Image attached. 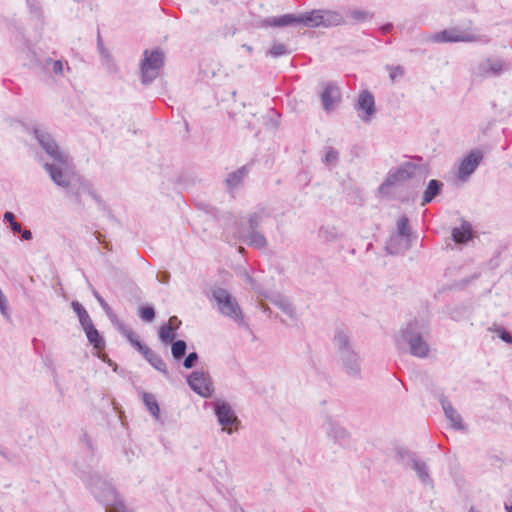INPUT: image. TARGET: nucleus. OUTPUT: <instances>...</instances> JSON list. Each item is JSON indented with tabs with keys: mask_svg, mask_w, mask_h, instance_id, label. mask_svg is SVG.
<instances>
[{
	"mask_svg": "<svg viewBox=\"0 0 512 512\" xmlns=\"http://www.w3.org/2000/svg\"><path fill=\"white\" fill-rule=\"evenodd\" d=\"M22 126L26 133L34 136L39 146L54 162L62 166L69 165V155L60 148L52 134L46 128L42 126L30 127L26 123H22Z\"/></svg>",
	"mask_w": 512,
	"mask_h": 512,
	"instance_id": "nucleus-4",
	"label": "nucleus"
},
{
	"mask_svg": "<svg viewBox=\"0 0 512 512\" xmlns=\"http://www.w3.org/2000/svg\"><path fill=\"white\" fill-rule=\"evenodd\" d=\"M478 70L483 75L491 73L494 76H498L504 71V61L501 59H486L479 64Z\"/></svg>",
	"mask_w": 512,
	"mask_h": 512,
	"instance_id": "nucleus-25",
	"label": "nucleus"
},
{
	"mask_svg": "<svg viewBox=\"0 0 512 512\" xmlns=\"http://www.w3.org/2000/svg\"><path fill=\"white\" fill-rule=\"evenodd\" d=\"M355 108L362 112V114L359 115L361 120L369 122L376 113L373 94L368 90H362L359 94Z\"/></svg>",
	"mask_w": 512,
	"mask_h": 512,
	"instance_id": "nucleus-16",
	"label": "nucleus"
},
{
	"mask_svg": "<svg viewBox=\"0 0 512 512\" xmlns=\"http://www.w3.org/2000/svg\"><path fill=\"white\" fill-rule=\"evenodd\" d=\"M323 85V91L320 94L323 109L325 111H331L335 104L341 101V92L339 87L334 82H325Z\"/></svg>",
	"mask_w": 512,
	"mask_h": 512,
	"instance_id": "nucleus-19",
	"label": "nucleus"
},
{
	"mask_svg": "<svg viewBox=\"0 0 512 512\" xmlns=\"http://www.w3.org/2000/svg\"><path fill=\"white\" fill-rule=\"evenodd\" d=\"M397 70L400 72V74H402V73H403V70H402V68H401V67H397Z\"/></svg>",
	"mask_w": 512,
	"mask_h": 512,
	"instance_id": "nucleus-64",
	"label": "nucleus"
},
{
	"mask_svg": "<svg viewBox=\"0 0 512 512\" xmlns=\"http://www.w3.org/2000/svg\"><path fill=\"white\" fill-rule=\"evenodd\" d=\"M71 308L75 312L78 317L79 323L85 332L88 342L96 349V350H104L106 347V342L103 336L99 333L97 328L95 327L90 315L88 314L85 307L77 300H73L71 302Z\"/></svg>",
	"mask_w": 512,
	"mask_h": 512,
	"instance_id": "nucleus-7",
	"label": "nucleus"
},
{
	"mask_svg": "<svg viewBox=\"0 0 512 512\" xmlns=\"http://www.w3.org/2000/svg\"><path fill=\"white\" fill-rule=\"evenodd\" d=\"M430 334L431 328L428 321L413 318L401 327L396 341L398 344H405L412 356L426 358L430 352L428 343Z\"/></svg>",
	"mask_w": 512,
	"mask_h": 512,
	"instance_id": "nucleus-1",
	"label": "nucleus"
},
{
	"mask_svg": "<svg viewBox=\"0 0 512 512\" xmlns=\"http://www.w3.org/2000/svg\"><path fill=\"white\" fill-rule=\"evenodd\" d=\"M181 323H182L181 320H179L177 316H171L169 318L167 324H170L171 327H177V330H178L180 325H181Z\"/></svg>",
	"mask_w": 512,
	"mask_h": 512,
	"instance_id": "nucleus-59",
	"label": "nucleus"
},
{
	"mask_svg": "<svg viewBox=\"0 0 512 512\" xmlns=\"http://www.w3.org/2000/svg\"><path fill=\"white\" fill-rule=\"evenodd\" d=\"M106 315L108 316V318L111 321V323L113 324V326H115L117 323H119L121 321L112 309L107 311Z\"/></svg>",
	"mask_w": 512,
	"mask_h": 512,
	"instance_id": "nucleus-55",
	"label": "nucleus"
},
{
	"mask_svg": "<svg viewBox=\"0 0 512 512\" xmlns=\"http://www.w3.org/2000/svg\"><path fill=\"white\" fill-rule=\"evenodd\" d=\"M20 237L22 240H31L33 238L32 232L29 229H23L20 232Z\"/></svg>",
	"mask_w": 512,
	"mask_h": 512,
	"instance_id": "nucleus-60",
	"label": "nucleus"
},
{
	"mask_svg": "<svg viewBox=\"0 0 512 512\" xmlns=\"http://www.w3.org/2000/svg\"><path fill=\"white\" fill-rule=\"evenodd\" d=\"M436 397L442 406L446 418L451 422V426L455 430H465L466 426L463 423L461 415L452 406L447 396H445L444 393H439L436 395Z\"/></svg>",
	"mask_w": 512,
	"mask_h": 512,
	"instance_id": "nucleus-18",
	"label": "nucleus"
},
{
	"mask_svg": "<svg viewBox=\"0 0 512 512\" xmlns=\"http://www.w3.org/2000/svg\"><path fill=\"white\" fill-rule=\"evenodd\" d=\"M393 23L391 22H387L385 24H383L379 30L382 34H387V33H390L392 30H393Z\"/></svg>",
	"mask_w": 512,
	"mask_h": 512,
	"instance_id": "nucleus-58",
	"label": "nucleus"
},
{
	"mask_svg": "<svg viewBox=\"0 0 512 512\" xmlns=\"http://www.w3.org/2000/svg\"><path fill=\"white\" fill-rule=\"evenodd\" d=\"M62 188L65 189L66 196L73 198L78 206L83 205L81 194L87 193L101 209H108L103 199L95 191L93 184L83 176L78 175L71 178L69 181H66V185H63Z\"/></svg>",
	"mask_w": 512,
	"mask_h": 512,
	"instance_id": "nucleus-6",
	"label": "nucleus"
},
{
	"mask_svg": "<svg viewBox=\"0 0 512 512\" xmlns=\"http://www.w3.org/2000/svg\"><path fill=\"white\" fill-rule=\"evenodd\" d=\"M142 400L147 410L156 418L160 417V407L153 394L148 392L142 393Z\"/></svg>",
	"mask_w": 512,
	"mask_h": 512,
	"instance_id": "nucleus-32",
	"label": "nucleus"
},
{
	"mask_svg": "<svg viewBox=\"0 0 512 512\" xmlns=\"http://www.w3.org/2000/svg\"><path fill=\"white\" fill-rule=\"evenodd\" d=\"M15 220H16V217H15V215H14V213H13V212H11V211H6V212L3 214V221H4L5 223H8V224H9V226H10V225H11V223H13V221H15Z\"/></svg>",
	"mask_w": 512,
	"mask_h": 512,
	"instance_id": "nucleus-54",
	"label": "nucleus"
},
{
	"mask_svg": "<svg viewBox=\"0 0 512 512\" xmlns=\"http://www.w3.org/2000/svg\"><path fill=\"white\" fill-rule=\"evenodd\" d=\"M171 344V354L176 362L183 359L187 352V343L182 339H175Z\"/></svg>",
	"mask_w": 512,
	"mask_h": 512,
	"instance_id": "nucleus-33",
	"label": "nucleus"
},
{
	"mask_svg": "<svg viewBox=\"0 0 512 512\" xmlns=\"http://www.w3.org/2000/svg\"><path fill=\"white\" fill-rule=\"evenodd\" d=\"M81 442L83 444L86 445V447L91 451L93 452L94 448H93V444H92V440L91 438L89 437V435L87 433H84L82 435V438H81Z\"/></svg>",
	"mask_w": 512,
	"mask_h": 512,
	"instance_id": "nucleus-51",
	"label": "nucleus"
},
{
	"mask_svg": "<svg viewBox=\"0 0 512 512\" xmlns=\"http://www.w3.org/2000/svg\"><path fill=\"white\" fill-rule=\"evenodd\" d=\"M11 231L13 232V234H20V232L22 231V225L17 222L16 220L13 221V223H11V225L9 226Z\"/></svg>",
	"mask_w": 512,
	"mask_h": 512,
	"instance_id": "nucleus-57",
	"label": "nucleus"
},
{
	"mask_svg": "<svg viewBox=\"0 0 512 512\" xmlns=\"http://www.w3.org/2000/svg\"><path fill=\"white\" fill-rule=\"evenodd\" d=\"M68 166H62L58 163H44L43 168L49 174L51 180L58 187H62L66 185V181H69L71 178L64 172V169Z\"/></svg>",
	"mask_w": 512,
	"mask_h": 512,
	"instance_id": "nucleus-22",
	"label": "nucleus"
},
{
	"mask_svg": "<svg viewBox=\"0 0 512 512\" xmlns=\"http://www.w3.org/2000/svg\"><path fill=\"white\" fill-rule=\"evenodd\" d=\"M290 51L287 49V46L283 43H274L271 48L266 52L267 56H272L274 58L289 54Z\"/></svg>",
	"mask_w": 512,
	"mask_h": 512,
	"instance_id": "nucleus-39",
	"label": "nucleus"
},
{
	"mask_svg": "<svg viewBox=\"0 0 512 512\" xmlns=\"http://www.w3.org/2000/svg\"><path fill=\"white\" fill-rule=\"evenodd\" d=\"M417 166L412 162H405L395 170L387 173L385 180L379 185L378 193L386 198H393L391 188L395 185L407 181L415 175Z\"/></svg>",
	"mask_w": 512,
	"mask_h": 512,
	"instance_id": "nucleus-9",
	"label": "nucleus"
},
{
	"mask_svg": "<svg viewBox=\"0 0 512 512\" xmlns=\"http://www.w3.org/2000/svg\"><path fill=\"white\" fill-rule=\"evenodd\" d=\"M187 383L196 394L209 398L214 392V386L209 373L203 370H196L187 376Z\"/></svg>",
	"mask_w": 512,
	"mask_h": 512,
	"instance_id": "nucleus-11",
	"label": "nucleus"
},
{
	"mask_svg": "<svg viewBox=\"0 0 512 512\" xmlns=\"http://www.w3.org/2000/svg\"><path fill=\"white\" fill-rule=\"evenodd\" d=\"M403 237L399 235H392L385 246V249L388 254L390 255H398L400 253H403L407 248L408 245H405L403 243Z\"/></svg>",
	"mask_w": 512,
	"mask_h": 512,
	"instance_id": "nucleus-28",
	"label": "nucleus"
},
{
	"mask_svg": "<svg viewBox=\"0 0 512 512\" xmlns=\"http://www.w3.org/2000/svg\"><path fill=\"white\" fill-rule=\"evenodd\" d=\"M86 486L95 499L105 507V512H132L127 509L125 502L115 486L99 473H91Z\"/></svg>",
	"mask_w": 512,
	"mask_h": 512,
	"instance_id": "nucleus-3",
	"label": "nucleus"
},
{
	"mask_svg": "<svg viewBox=\"0 0 512 512\" xmlns=\"http://www.w3.org/2000/svg\"><path fill=\"white\" fill-rule=\"evenodd\" d=\"M114 327L121 335L126 337V339L134 348L138 347V345L141 343L136 333L131 328L127 327L122 321L117 323Z\"/></svg>",
	"mask_w": 512,
	"mask_h": 512,
	"instance_id": "nucleus-31",
	"label": "nucleus"
},
{
	"mask_svg": "<svg viewBox=\"0 0 512 512\" xmlns=\"http://www.w3.org/2000/svg\"><path fill=\"white\" fill-rule=\"evenodd\" d=\"M346 17L352 20L351 24L362 23L373 17V14L365 10L349 9L346 12Z\"/></svg>",
	"mask_w": 512,
	"mask_h": 512,
	"instance_id": "nucleus-34",
	"label": "nucleus"
},
{
	"mask_svg": "<svg viewBox=\"0 0 512 512\" xmlns=\"http://www.w3.org/2000/svg\"><path fill=\"white\" fill-rule=\"evenodd\" d=\"M94 235L98 243L103 244L107 250H111L110 243L105 240V237L101 233L95 232Z\"/></svg>",
	"mask_w": 512,
	"mask_h": 512,
	"instance_id": "nucleus-52",
	"label": "nucleus"
},
{
	"mask_svg": "<svg viewBox=\"0 0 512 512\" xmlns=\"http://www.w3.org/2000/svg\"><path fill=\"white\" fill-rule=\"evenodd\" d=\"M472 234V225L468 221L462 220L460 227H454L452 229L451 238L456 244L463 245L472 239Z\"/></svg>",
	"mask_w": 512,
	"mask_h": 512,
	"instance_id": "nucleus-23",
	"label": "nucleus"
},
{
	"mask_svg": "<svg viewBox=\"0 0 512 512\" xmlns=\"http://www.w3.org/2000/svg\"><path fill=\"white\" fill-rule=\"evenodd\" d=\"M326 436L333 441L334 444L339 445L342 448H346L350 445L351 434L343 427L338 421L328 416L324 424Z\"/></svg>",
	"mask_w": 512,
	"mask_h": 512,
	"instance_id": "nucleus-14",
	"label": "nucleus"
},
{
	"mask_svg": "<svg viewBox=\"0 0 512 512\" xmlns=\"http://www.w3.org/2000/svg\"><path fill=\"white\" fill-rule=\"evenodd\" d=\"M97 49L101 55L102 60H107L108 62H111V54L103 44L99 29L97 31Z\"/></svg>",
	"mask_w": 512,
	"mask_h": 512,
	"instance_id": "nucleus-41",
	"label": "nucleus"
},
{
	"mask_svg": "<svg viewBox=\"0 0 512 512\" xmlns=\"http://www.w3.org/2000/svg\"><path fill=\"white\" fill-rule=\"evenodd\" d=\"M444 183L438 179H431L424 190L421 206L431 203L443 191Z\"/></svg>",
	"mask_w": 512,
	"mask_h": 512,
	"instance_id": "nucleus-24",
	"label": "nucleus"
},
{
	"mask_svg": "<svg viewBox=\"0 0 512 512\" xmlns=\"http://www.w3.org/2000/svg\"><path fill=\"white\" fill-rule=\"evenodd\" d=\"M214 413L217 417L218 423L224 428L231 427L238 422L237 416L230 404L226 401L216 402L214 406Z\"/></svg>",
	"mask_w": 512,
	"mask_h": 512,
	"instance_id": "nucleus-20",
	"label": "nucleus"
},
{
	"mask_svg": "<svg viewBox=\"0 0 512 512\" xmlns=\"http://www.w3.org/2000/svg\"><path fill=\"white\" fill-rule=\"evenodd\" d=\"M307 27H333L347 24L344 15L339 11L316 9L307 12Z\"/></svg>",
	"mask_w": 512,
	"mask_h": 512,
	"instance_id": "nucleus-10",
	"label": "nucleus"
},
{
	"mask_svg": "<svg viewBox=\"0 0 512 512\" xmlns=\"http://www.w3.org/2000/svg\"><path fill=\"white\" fill-rule=\"evenodd\" d=\"M0 455H2L3 457H5V458H7V459H10V458L8 457V455H7L5 452L1 451V450H0Z\"/></svg>",
	"mask_w": 512,
	"mask_h": 512,
	"instance_id": "nucleus-62",
	"label": "nucleus"
},
{
	"mask_svg": "<svg viewBox=\"0 0 512 512\" xmlns=\"http://www.w3.org/2000/svg\"><path fill=\"white\" fill-rule=\"evenodd\" d=\"M506 512H512V505L505 504Z\"/></svg>",
	"mask_w": 512,
	"mask_h": 512,
	"instance_id": "nucleus-61",
	"label": "nucleus"
},
{
	"mask_svg": "<svg viewBox=\"0 0 512 512\" xmlns=\"http://www.w3.org/2000/svg\"><path fill=\"white\" fill-rule=\"evenodd\" d=\"M103 65L107 69L109 73H115L117 70V67L114 63L113 57L111 56V62H108L107 60H102Z\"/></svg>",
	"mask_w": 512,
	"mask_h": 512,
	"instance_id": "nucleus-50",
	"label": "nucleus"
},
{
	"mask_svg": "<svg viewBox=\"0 0 512 512\" xmlns=\"http://www.w3.org/2000/svg\"><path fill=\"white\" fill-rule=\"evenodd\" d=\"M468 512H478V511H476V510H475V508L472 506V507L469 509V511H468Z\"/></svg>",
	"mask_w": 512,
	"mask_h": 512,
	"instance_id": "nucleus-63",
	"label": "nucleus"
},
{
	"mask_svg": "<svg viewBox=\"0 0 512 512\" xmlns=\"http://www.w3.org/2000/svg\"><path fill=\"white\" fill-rule=\"evenodd\" d=\"M498 337L504 341L505 343L511 344L512 343V333L509 332L506 328L500 327L497 330Z\"/></svg>",
	"mask_w": 512,
	"mask_h": 512,
	"instance_id": "nucleus-44",
	"label": "nucleus"
},
{
	"mask_svg": "<svg viewBox=\"0 0 512 512\" xmlns=\"http://www.w3.org/2000/svg\"><path fill=\"white\" fill-rule=\"evenodd\" d=\"M396 461L402 466L408 468L419 456L415 451H412L406 447L398 446L395 448Z\"/></svg>",
	"mask_w": 512,
	"mask_h": 512,
	"instance_id": "nucleus-26",
	"label": "nucleus"
},
{
	"mask_svg": "<svg viewBox=\"0 0 512 512\" xmlns=\"http://www.w3.org/2000/svg\"><path fill=\"white\" fill-rule=\"evenodd\" d=\"M263 221L262 213L255 212L249 215L248 218V230L247 232L260 231V227Z\"/></svg>",
	"mask_w": 512,
	"mask_h": 512,
	"instance_id": "nucleus-38",
	"label": "nucleus"
},
{
	"mask_svg": "<svg viewBox=\"0 0 512 512\" xmlns=\"http://www.w3.org/2000/svg\"><path fill=\"white\" fill-rule=\"evenodd\" d=\"M408 468H410L416 473L422 485L430 488L434 487V481L430 475L429 466L419 456Z\"/></svg>",
	"mask_w": 512,
	"mask_h": 512,
	"instance_id": "nucleus-21",
	"label": "nucleus"
},
{
	"mask_svg": "<svg viewBox=\"0 0 512 512\" xmlns=\"http://www.w3.org/2000/svg\"><path fill=\"white\" fill-rule=\"evenodd\" d=\"M211 299L217 303L218 310L222 315L232 319L239 326L248 327L240 305L228 290L221 287L213 288Z\"/></svg>",
	"mask_w": 512,
	"mask_h": 512,
	"instance_id": "nucleus-5",
	"label": "nucleus"
},
{
	"mask_svg": "<svg viewBox=\"0 0 512 512\" xmlns=\"http://www.w3.org/2000/svg\"><path fill=\"white\" fill-rule=\"evenodd\" d=\"M183 366L186 368V369H191L193 367H195L197 361L199 360V356L197 354V352L193 351V352H190L189 354L185 355L183 357Z\"/></svg>",
	"mask_w": 512,
	"mask_h": 512,
	"instance_id": "nucleus-42",
	"label": "nucleus"
},
{
	"mask_svg": "<svg viewBox=\"0 0 512 512\" xmlns=\"http://www.w3.org/2000/svg\"><path fill=\"white\" fill-rule=\"evenodd\" d=\"M156 278L160 283L167 284L170 280V273L168 271H159Z\"/></svg>",
	"mask_w": 512,
	"mask_h": 512,
	"instance_id": "nucleus-48",
	"label": "nucleus"
},
{
	"mask_svg": "<svg viewBox=\"0 0 512 512\" xmlns=\"http://www.w3.org/2000/svg\"><path fill=\"white\" fill-rule=\"evenodd\" d=\"M144 58L140 63L141 82L143 85H150L160 73L164 66L165 54L161 49L152 51L145 50Z\"/></svg>",
	"mask_w": 512,
	"mask_h": 512,
	"instance_id": "nucleus-8",
	"label": "nucleus"
},
{
	"mask_svg": "<svg viewBox=\"0 0 512 512\" xmlns=\"http://www.w3.org/2000/svg\"><path fill=\"white\" fill-rule=\"evenodd\" d=\"M0 312L4 317L9 318L8 301L4 294L0 295Z\"/></svg>",
	"mask_w": 512,
	"mask_h": 512,
	"instance_id": "nucleus-46",
	"label": "nucleus"
},
{
	"mask_svg": "<svg viewBox=\"0 0 512 512\" xmlns=\"http://www.w3.org/2000/svg\"><path fill=\"white\" fill-rule=\"evenodd\" d=\"M483 158L484 153L480 149L471 150L460 162L458 178L462 181L468 179L475 172Z\"/></svg>",
	"mask_w": 512,
	"mask_h": 512,
	"instance_id": "nucleus-15",
	"label": "nucleus"
},
{
	"mask_svg": "<svg viewBox=\"0 0 512 512\" xmlns=\"http://www.w3.org/2000/svg\"><path fill=\"white\" fill-rule=\"evenodd\" d=\"M177 336V327H171L170 324L163 323L158 328V337L161 343L168 345L172 343Z\"/></svg>",
	"mask_w": 512,
	"mask_h": 512,
	"instance_id": "nucleus-29",
	"label": "nucleus"
},
{
	"mask_svg": "<svg viewBox=\"0 0 512 512\" xmlns=\"http://www.w3.org/2000/svg\"><path fill=\"white\" fill-rule=\"evenodd\" d=\"M26 4L30 13L36 15L38 18L42 17V7L38 0H26Z\"/></svg>",
	"mask_w": 512,
	"mask_h": 512,
	"instance_id": "nucleus-43",
	"label": "nucleus"
},
{
	"mask_svg": "<svg viewBox=\"0 0 512 512\" xmlns=\"http://www.w3.org/2000/svg\"><path fill=\"white\" fill-rule=\"evenodd\" d=\"M333 345L342 372L350 379L362 380L363 361L354 348L350 335L343 329H337L333 337Z\"/></svg>",
	"mask_w": 512,
	"mask_h": 512,
	"instance_id": "nucleus-2",
	"label": "nucleus"
},
{
	"mask_svg": "<svg viewBox=\"0 0 512 512\" xmlns=\"http://www.w3.org/2000/svg\"><path fill=\"white\" fill-rule=\"evenodd\" d=\"M99 358H100L103 362L107 363L110 367H112V368H113V371H117V369H118V365H117V363H115L114 361H112V360H111L107 355H104V356L99 355Z\"/></svg>",
	"mask_w": 512,
	"mask_h": 512,
	"instance_id": "nucleus-56",
	"label": "nucleus"
},
{
	"mask_svg": "<svg viewBox=\"0 0 512 512\" xmlns=\"http://www.w3.org/2000/svg\"><path fill=\"white\" fill-rule=\"evenodd\" d=\"M47 62L52 64L53 72L56 75H61L63 73V63L61 60L53 61L51 58H49Z\"/></svg>",
	"mask_w": 512,
	"mask_h": 512,
	"instance_id": "nucleus-45",
	"label": "nucleus"
},
{
	"mask_svg": "<svg viewBox=\"0 0 512 512\" xmlns=\"http://www.w3.org/2000/svg\"><path fill=\"white\" fill-rule=\"evenodd\" d=\"M138 316L141 320L147 323H151L156 318V311L153 305L145 304L139 307Z\"/></svg>",
	"mask_w": 512,
	"mask_h": 512,
	"instance_id": "nucleus-35",
	"label": "nucleus"
},
{
	"mask_svg": "<svg viewBox=\"0 0 512 512\" xmlns=\"http://www.w3.org/2000/svg\"><path fill=\"white\" fill-rule=\"evenodd\" d=\"M398 234L401 237L406 238L407 242L410 241L411 230L410 220L406 215H402L397 221Z\"/></svg>",
	"mask_w": 512,
	"mask_h": 512,
	"instance_id": "nucleus-37",
	"label": "nucleus"
},
{
	"mask_svg": "<svg viewBox=\"0 0 512 512\" xmlns=\"http://www.w3.org/2000/svg\"><path fill=\"white\" fill-rule=\"evenodd\" d=\"M338 160H339L338 151L331 146L326 147V153L323 158V163L325 165L335 166L338 163Z\"/></svg>",
	"mask_w": 512,
	"mask_h": 512,
	"instance_id": "nucleus-40",
	"label": "nucleus"
},
{
	"mask_svg": "<svg viewBox=\"0 0 512 512\" xmlns=\"http://www.w3.org/2000/svg\"><path fill=\"white\" fill-rule=\"evenodd\" d=\"M432 41L436 43H456V42H472L476 39L475 35L469 29H460L459 27H451L435 33Z\"/></svg>",
	"mask_w": 512,
	"mask_h": 512,
	"instance_id": "nucleus-13",
	"label": "nucleus"
},
{
	"mask_svg": "<svg viewBox=\"0 0 512 512\" xmlns=\"http://www.w3.org/2000/svg\"><path fill=\"white\" fill-rule=\"evenodd\" d=\"M248 172V165H244L237 169L236 171L229 173L225 180L228 188L233 189L237 187L240 183H242L244 177L248 174Z\"/></svg>",
	"mask_w": 512,
	"mask_h": 512,
	"instance_id": "nucleus-30",
	"label": "nucleus"
},
{
	"mask_svg": "<svg viewBox=\"0 0 512 512\" xmlns=\"http://www.w3.org/2000/svg\"><path fill=\"white\" fill-rule=\"evenodd\" d=\"M243 240L249 246L257 249H264L268 245L267 239L261 231L247 232Z\"/></svg>",
	"mask_w": 512,
	"mask_h": 512,
	"instance_id": "nucleus-27",
	"label": "nucleus"
},
{
	"mask_svg": "<svg viewBox=\"0 0 512 512\" xmlns=\"http://www.w3.org/2000/svg\"><path fill=\"white\" fill-rule=\"evenodd\" d=\"M280 308L282 309V311L285 314L289 315L290 317H293L294 309H293V306L289 302H282L280 304Z\"/></svg>",
	"mask_w": 512,
	"mask_h": 512,
	"instance_id": "nucleus-49",
	"label": "nucleus"
},
{
	"mask_svg": "<svg viewBox=\"0 0 512 512\" xmlns=\"http://www.w3.org/2000/svg\"><path fill=\"white\" fill-rule=\"evenodd\" d=\"M139 353L143 355L145 360L158 372L163 374L164 377L169 378L170 374L167 368L166 363L161 358L160 355L155 353L152 349H150L146 344L141 342L138 347L135 348Z\"/></svg>",
	"mask_w": 512,
	"mask_h": 512,
	"instance_id": "nucleus-17",
	"label": "nucleus"
},
{
	"mask_svg": "<svg viewBox=\"0 0 512 512\" xmlns=\"http://www.w3.org/2000/svg\"><path fill=\"white\" fill-rule=\"evenodd\" d=\"M307 12L301 14L287 13L280 16L267 17L260 21V27H288L302 25L307 27Z\"/></svg>",
	"mask_w": 512,
	"mask_h": 512,
	"instance_id": "nucleus-12",
	"label": "nucleus"
},
{
	"mask_svg": "<svg viewBox=\"0 0 512 512\" xmlns=\"http://www.w3.org/2000/svg\"><path fill=\"white\" fill-rule=\"evenodd\" d=\"M93 295L97 299L98 303L100 304L101 308L104 310L105 313L112 309L109 306V304L105 301V299L96 290H93Z\"/></svg>",
	"mask_w": 512,
	"mask_h": 512,
	"instance_id": "nucleus-47",
	"label": "nucleus"
},
{
	"mask_svg": "<svg viewBox=\"0 0 512 512\" xmlns=\"http://www.w3.org/2000/svg\"><path fill=\"white\" fill-rule=\"evenodd\" d=\"M467 310L468 308L465 307V306H462V307H457V308H454L451 312H450V316L453 320H459L460 316H461V310Z\"/></svg>",
	"mask_w": 512,
	"mask_h": 512,
	"instance_id": "nucleus-53",
	"label": "nucleus"
},
{
	"mask_svg": "<svg viewBox=\"0 0 512 512\" xmlns=\"http://www.w3.org/2000/svg\"><path fill=\"white\" fill-rule=\"evenodd\" d=\"M319 237L325 241H336L341 237V234L335 226H321Z\"/></svg>",
	"mask_w": 512,
	"mask_h": 512,
	"instance_id": "nucleus-36",
	"label": "nucleus"
}]
</instances>
